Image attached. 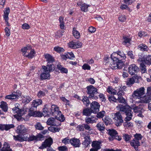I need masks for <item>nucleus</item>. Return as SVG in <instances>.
<instances>
[{"label":"nucleus","instance_id":"45","mask_svg":"<svg viewBox=\"0 0 151 151\" xmlns=\"http://www.w3.org/2000/svg\"><path fill=\"white\" fill-rule=\"evenodd\" d=\"M140 69L142 73H145L147 71L146 66L143 63H141L140 64Z\"/></svg>","mask_w":151,"mask_h":151},{"label":"nucleus","instance_id":"62","mask_svg":"<svg viewBox=\"0 0 151 151\" xmlns=\"http://www.w3.org/2000/svg\"><path fill=\"white\" fill-rule=\"evenodd\" d=\"M104 63L106 65H108L109 64V63L108 62L109 60V58L107 56H106L104 57Z\"/></svg>","mask_w":151,"mask_h":151},{"label":"nucleus","instance_id":"58","mask_svg":"<svg viewBox=\"0 0 151 151\" xmlns=\"http://www.w3.org/2000/svg\"><path fill=\"white\" fill-rule=\"evenodd\" d=\"M138 35L140 37H142L145 36L147 35V34L144 31H140L138 34Z\"/></svg>","mask_w":151,"mask_h":151},{"label":"nucleus","instance_id":"59","mask_svg":"<svg viewBox=\"0 0 151 151\" xmlns=\"http://www.w3.org/2000/svg\"><path fill=\"white\" fill-rule=\"evenodd\" d=\"M77 130L80 131H83L84 130V125H78L76 127Z\"/></svg>","mask_w":151,"mask_h":151},{"label":"nucleus","instance_id":"53","mask_svg":"<svg viewBox=\"0 0 151 151\" xmlns=\"http://www.w3.org/2000/svg\"><path fill=\"white\" fill-rule=\"evenodd\" d=\"M71 139H70L68 137H66L62 140V142L65 145L70 143Z\"/></svg>","mask_w":151,"mask_h":151},{"label":"nucleus","instance_id":"33","mask_svg":"<svg viewBox=\"0 0 151 151\" xmlns=\"http://www.w3.org/2000/svg\"><path fill=\"white\" fill-rule=\"evenodd\" d=\"M56 119L61 122H63L65 119L64 116L62 114L61 112H59L58 114H56Z\"/></svg>","mask_w":151,"mask_h":151},{"label":"nucleus","instance_id":"51","mask_svg":"<svg viewBox=\"0 0 151 151\" xmlns=\"http://www.w3.org/2000/svg\"><path fill=\"white\" fill-rule=\"evenodd\" d=\"M82 68L84 70H89L91 69V67L87 63H84L82 66Z\"/></svg>","mask_w":151,"mask_h":151},{"label":"nucleus","instance_id":"25","mask_svg":"<svg viewBox=\"0 0 151 151\" xmlns=\"http://www.w3.org/2000/svg\"><path fill=\"white\" fill-rule=\"evenodd\" d=\"M0 151H13L10 148L9 145L6 142H5L3 144V147L0 150Z\"/></svg>","mask_w":151,"mask_h":151},{"label":"nucleus","instance_id":"35","mask_svg":"<svg viewBox=\"0 0 151 151\" xmlns=\"http://www.w3.org/2000/svg\"><path fill=\"white\" fill-rule=\"evenodd\" d=\"M35 54V52L33 50H30V52L28 53V54L26 55V57L28 58L31 59L34 56V55Z\"/></svg>","mask_w":151,"mask_h":151},{"label":"nucleus","instance_id":"15","mask_svg":"<svg viewBox=\"0 0 151 151\" xmlns=\"http://www.w3.org/2000/svg\"><path fill=\"white\" fill-rule=\"evenodd\" d=\"M139 68L135 64H132L129 66L128 68V72L131 75H133L137 73Z\"/></svg>","mask_w":151,"mask_h":151},{"label":"nucleus","instance_id":"34","mask_svg":"<svg viewBox=\"0 0 151 151\" xmlns=\"http://www.w3.org/2000/svg\"><path fill=\"white\" fill-rule=\"evenodd\" d=\"M73 34L75 38L78 39L80 37V34L75 28H73Z\"/></svg>","mask_w":151,"mask_h":151},{"label":"nucleus","instance_id":"21","mask_svg":"<svg viewBox=\"0 0 151 151\" xmlns=\"http://www.w3.org/2000/svg\"><path fill=\"white\" fill-rule=\"evenodd\" d=\"M151 100V97L147 95L145 96L144 97L142 96V98L140 99L138 101H136V102L138 103H148Z\"/></svg>","mask_w":151,"mask_h":151},{"label":"nucleus","instance_id":"23","mask_svg":"<svg viewBox=\"0 0 151 151\" xmlns=\"http://www.w3.org/2000/svg\"><path fill=\"white\" fill-rule=\"evenodd\" d=\"M134 111L135 113H139L137 114V116L139 117H142L143 116L142 115V112L144 111V110L138 106H136L133 108Z\"/></svg>","mask_w":151,"mask_h":151},{"label":"nucleus","instance_id":"57","mask_svg":"<svg viewBox=\"0 0 151 151\" xmlns=\"http://www.w3.org/2000/svg\"><path fill=\"white\" fill-rule=\"evenodd\" d=\"M124 126L127 127H132L133 126V124L131 122H126L124 124Z\"/></svg>","mask_w":151,"mask_h":151},{"label":"nucleus","instance_id":"42","mask_svg":"<svg viewBox=\"0 0 151 151\" xmlns=\"http://www.w3.org/2000/svg\"><path fill=\"white\" fill-rule=\"evenodd\" d=\"M13 137L15 140H18L20 141H22L24 140V138L20 135H19L17 136H14Z\"/></svg>","mask_w":151,"mask_h":151},{"label":"nucleus","instance_id":"44","mask_svg":"<svg viewBox=\"0 0 151 151\" xmlns=\"http://www.w3.org/2000/svg\"><path fill=\"white\" fill-rule=\"evenodd\" d=\"M32 100V98L29 96L24 97L23 98L22 101L23 102L27 104L29 103Z\"/></svg>","mask_w":151,"mask_h":151},{"label":"nucleus","instance_id":"39","mask_svg":"<svg viewBox=\"0 0 151 151\" xmlns=\"http://www.w3.org/2000/svg\"><path fill=\"white\" fill-rule=\"evenodd\" d=\"M35 127L36 129L40 130H42L44 129V127L42 126L41 123L39 122L36 123L35 125Z\"/></svg>","mask_w":151,"mask_h":151},{"label":"nucleus","instance_id":"5","mask_svg":"<svg viewBox=\"0 0 151 151\" xmlns=\"http://www.w3.org/2000/svg\"><path fill=\"white\" fill-rule=\"evenodd\" d=\"M145 93V89L144 87L141 88L137 89L133 92L132 96V99H140L142 98V96Z\"/></svg>","mask_w":151,"mask_h":151},{"label":"nucleus","instance_id":"27","mask_svg":"<svg viewBox=\"0 0 151 151\" xmlns=\"http://www.w3.org/2000/svg\"><path fill=\"white\" fill-rule=\"evenodd\" d=\"M56 119L52 117H51L48 119L46 122L47 125H49L57 126L56 122Z\"/></svg>","mask_w":151,"mask_h":151},{"label":"nucleus","instance_id":"56","mask_svg":"<svg viewBox=\"0 0 151 151\" xmlns=\"http://www.w3.org/2000/svg\"><path fill=\"white\" fill-rule=\"evenodd\" d=\"M126 19V17L124 15H122L119 17V21L123 22H124Z\"/></svg>","mask_w":151,"mask_h":151},{"label":"nucleus","instance_id":"24","mask_svg":"<svg viewBox=\"0 0 151 151\" xmlns=\"http://www.w3.org/2000/svg\"><path fill=\"white\" fill-rule=\"evenodd\" d=\"M42 103V101L41 99H36L33 101L32 106L33 107H34L35 108V109H36L37 107L41 105Z\"/></svg>","mask_w":151,"mask_h":151},{"label":"nucleus","instance_id":"20","mask_svg":"<svg viewBox=\"0 0 151 151\" xmlns=\"http://www.w3.org/2000/svg\"><path fill=\"white\" fill-rule=\"evenodd\" d=\"M70 143L74 147H79L81 145L80 140L75 138L71 139Z\"/></svg>","mask_w":151,"mask_h":151},{"label":"nucleus","instance_id":"55","mask_svg":"<svg viewBox=\"0 0 151 151\" xmlns=\"http://www.w3.org/2000/svg\"><path fill=\"white\" fill-rule=\"evenodd\" d=\"M75 42L72 41L68 43V46L69 47L73 49H75Z\"/></svg>","mask_w":151,"mask_h":151},{"label":"nucleus","instance_id":"28","mask_svg":"<svg viewBox=\"0 0 151 151\" xmlns=\"http://www.w3.org/2000/svg\"><path fill=\"white\" fill-rule=\"evenodd\" d=\"M123 44L127 46L129 45L130 44V42L131 41V39L128 37H123Z\"/></svg>","mask_w":151,"mask_h":151},{"label":"nucleus","instance_id":"14","mask_svg":"<svg viewBox=\"0 0 151 151\" xmlns=\"http://www.w3.org/2000/svg\"><path fill=\"white\" fill-rule=\"evenodd\" d=\"M112 60V62L110 63L109 64L110 67L113 69H116L117 68L121 69L122 68V66L123 65V63H121L119 62L116 61L114 62L113 60Z\"/></svg>","mask_w":151,"mask_h":151},{"label":"nucleus","instance_id":"41","mask_svg":"<svg viewBox=\"0 0 151 151\" xmlns=\"http://www.w3.org/2000/svg\"><path fill=\"white\" fill-rule=\"evenodd\" d=\"M89 6V5L85 4H83L81 7V10L82 11L86 12L88 10V7Z\"/></svg>","mask_w":151,"mask_h":151},{"label":"nucleus","instance_id":"13","mask_svg":"<svg viewBox=\"0 0 151 151\" xmlns=\"http://www.w3.org/2000/svg\"><path fill=\"white\" fill-rule=\"evenodd\" d=\"M20 92L19 90H17L16 92L14 91L10 95H7L5 98L6 99H15L19 97L20 95Z\"/></svg>","mask_w":151,"mask_h":151},{"label":"nucleus","instance_id":"29","mask_svg":"<svg viewBox=\"0 0 151 151\" xmlns=\"http://www.w3.org/2000/svg\"><path fill=\"white\" fill-rule=\"evenodd\" d=\"M45 59L48 63H52L54 61V59L51 55L49 54H46L44 55Z\"/></svg>","mask_w":151,"mask_h":151},{"label":"nucleus","instance_id":"4","mask_svg":"<svg viewBox=\"0 0 151 151\" xmlns=\"http://www.w3.org/2000/svg\"><path fill=\"white\" fill-rule=\"evenodd\" d=\"M134 138L131 140L130 142L131 145L136 150L137 149L138 147L140 145V140L142 137L140 134L136 133L134 135Z\"/></svg>","mask_w":151,"mask_h":151},{"label":"nucleus","instance_id":"10","mask_svg":"<svg viewBox=\"0 0 151 151\" xmlns=\"http://www.w3.org/2000/svg\"><path fill=\"white\" fill-rule=\"evenodd\" d=\"M141 78V77L139 76L135 75L131 78H128L127 82V85L131 86L134 83H138L139 80Z\"/></svg>","mask_w":151,"mask_h":151},{"label":"nucleus","instance_id":"60","mask_svg":"<svg viewBox=\"0 0 151 151\" xmlns=\"http://www.w3.org/2000/svg\"><path fill=\"white\" fill-rule=\"evenodd\" d=\"M104 122L105 124L107 125L110 123L111 120L108 117H106L104 119Z\"/></svg>","mask_w":151,"mask_h":151},{"label":"nucleus","instance_id":"40","mask_svg":"<svg viewBox=\"0 0 151 151\" xmlns=\"http://www.w3.org/2000/svg\"><path fill=\"white\" fill-rule=\"evenodd\" d=\"M82 101L83 103L86 105V106H87L89 104V101L88 99V98L87 97L84 96L83 97Z\"/></svg>","mask_w":151,"mask_h":151},{"label":"nucleus","instance_id":"54","mask_svg":"<svg viewBox=\"0 0 151 151\" xmlns=\"http://www.w3.org/2000/svg\"><path fill=\"white\" fill-rule=\"evenodd\" d=\"M108 99L110 102L111 103L115 102L116 101V99L112 96H108Z\"/></svg>","mask_w":151,"mask_h":151},{"label":"nucleus","instance_id":"3","mask_svg":"<svg viewBox=\"0 0 151 151\" xmlns=\"http://www.w3.org/2000/svg\"><path fill=\"white\" fill-rule=\"evenodd\" d=\"M111 57L114 62L116 61L117 62L119 61L121 63H123L122 60L126 58L125 54L123 52L120 51L113 52L111 55Z\"/></svg>","mask_w":151,"mask_h":151},{"label":"nucleus","instance_id":"7","mask_svg":"<svg viewBox=\"0 0 151 151\" xmlns=\"http://www.w3.org/2000/svg\"><path fill=\"white\" fill-rule=\"evenodd\" d=\"M112 116L116 126H120L122 125L123 120L122 116L120 112L113 113L112 114Z\"/></svg>","mask_w":151,"mask_h":151},{"label":"nucleus","instance_id":"32","mask_svg":"<svg viewBox=\"0 0 151 151\" xmlns=\"http://www.w3.org/2000/svg\"><path fill=\"white\" fill-rule=\"evenodd\" d=\"M138 48L142 51H147L148 48L146 45L142 43L139 45Z\"/></svg>","mask_w":151,"mask_h":151},{"label":"nucleus","instance_id":"47","mask_svg":"<svg viewBox=\"0 0 151 151\" xmlns=\"http://www.w3.org/2000/svg\"><path fill=\"white\" fill-rule=\"evenodd\" d=\"M105 114V112L104 111H102L97 113L96 116L98 118H102Z\"/></svg>","mask_w":151,"mask_h":151},{"label":"nucleus","instance_id":"50","mask_svg":"<svg viewBox=\"0 0 151 151\" xmlns=\"http://www.w3.org/2000/svg\"><path fill=\"white\" fill-rule=\"evenodd\" d=\"M82 45L81 42L78 41L75 42V49L81 47Z\"/></svg>","mask_w":151,"mask_h":151},{"label":"nucleus","instance_id":"36","mask_svg":"<svg viewBox=\"0 0 151 151\" xmlns=\"http://www.w3.org/2000/svg\"><path fill=\"white\" fill-rule=\"evenodd\" d=\"M106 91L109 93L110 94H114L116 93V91L111 86H109L107 87Z\"/></svg>","mask_w":151,"mask_h":151},{"label":"nucleus","instance_id":"38","mask_svg":"<svg viewBox=\"0 0 151 151\" xmlns=\"http://www.w3.org/2000/svg\"><path fill=\"white\" fill-rule=\"evenodd\" d=\"M92 113V112H91L90 109H85L83 110V114L84 115L89 116Z\"/></svg>","mask_w":151,"mask_h":151},{"label":"nucleus","instance_id":"11","mask_svg":"<svg viewBox=\"0 0 151 151\" xmlns=\"http://www.w3.org/2000/svg\"><path fill=\"white\" fill-rule=\"evenodd\" d=\"M100 105L96 101L93 102L91 104L90 110L92 113L96 114L99 111Z\"/></svg>","mask_w":151,"mask_h":151},{"label":"nucleus","instance_id":"43","mask_svg":"<svg viewBox=\"0 0 151 151\" xmlns=\"http://www.w3.org/2000/svg\"><path fill=\"white\" fill-rule=\"evenodd\" d=\"M40 138L39 137V135L36 136H34V135H31L29 137H28V140L29 141H32L34 140H37L38 139V138Z\"/></svg>","mask_w":151,"mask_h":151},{"label":"nucleus","instance_id":"8","mask_svg":"<svg viewBox=\"0 0 151 151\" xmlns=\"http://www.w3.org/2000/svg\"><path fill=\"white\" fill-rule=\"evenodd\" d=\"M19 104H15V107L12 109V112L13 113L15 114L14 115V117H16L17 116H21L23 114H25V112L24 110L20 109L18 107Z\"/></svg>","mask_w":151,"mask_h":151},{"label":"nucleus","instance_id":"19","mask_svg":"<svg viewBox=\"0 0 151 151\" xmlns=\"http://www.w3.org/2000/svg\"><path fill=\"white\" fill-rule=\"evenodd\" d=\"M29 110L28 114L30 116H33L35 117H41L42 116V114L40 112L32 111V109Z\"/></svg>","mask_w":151,"mask_h":151},{"label":"nucleus","instance_id":"26","mask_svg":"<svg viewBox=\"0 0 151 151\" xmlns=\"http://www.w3.org/2000/svg\"><path fill=\"white\" fill-rule=\"evenodd\" d=\"M85 120L86 123L87 124H89L96 122L97 119L94 117L92 116L91 117L86 118Z\"/></svg>","mask_w":151,"mask_h":151},{"label":"nucleus","instance_id":"17","mask_svg":"<svg viewBox=\"0 0 151 151\" xmlns=\"http://www.w3.org/2000/svg\"><path fill=\"white\" fill-rule=\"evenodd\" d=\"M82 136L84 139V140L82 144L85 147H88L89 145L91 142V140L90 138V135L88 134H86L85 133L82 134Z\"/></svg>","mask_w":151,"mask_h":151},{"label":"nucleus","instance_id":"52","mask_svg":"<svg viewBox=\"0 0 151 151\" xmlns=\"http://www.w3.org/2000/svg\"><path fill=\"white\" fill-rule=\"evenodd\" d=\"M66 56L68 58H69L72 60L73 59L74 57V55L72 52L66 53Z\"/></svg>","mask_w":151,"mask_h":151},{"label":"nucleus","instance_id":"1","mask_svg":"<svg viewBox=\"0 0 151 151\" xmlns=\"http://www.w3.org/2000/svg\"><path fill=\"white\" fill-rule=\"evenodd\" d=\"M117 108L119 109L120 111L124 112L127 116L125 119L126 122L130 121L132 119V113L131 109L132 108L128 105L123 106L122 104H119L117 106Z\"/></svg>","mask_w":151,"mask_h":151},{"label":"nucleus","instance_id":"46","mask_svg":"<svg viewBox=\"0 0 151 151\" xmlns=\"http://www.w3.org/2000/svg\"><path fill=\"white\" fill-rule=\"evenodd\" d=\"M54 50L59 53L63 52L64 51V50L63 48L58 46L55 47L54 48Z\"/></svg>","mask_w":151,"mask_h":151},{"label":"nucleus","instance_id":"12","mask_svg":"<svg viewBox=\"0 0 151 151\" xmlns=\"http://www.w3.org/2000/svg\"><path fill=\"white\" fill-rule=\"evenodd\" d=\"M29 129L23 125L18 126L16 130V132L17 133L22 134H26L29 132Z\"/></svg>","mask_w":151,"mask_h":151},{"label":"nucleus","instance_id":"63","mask_svg":"<svg viewBox=\"0 0 151 151\" xmlns=\"http://www.w3.org/2000/svg\"><path fill=\"white\" fill-rule=\"evenodd\" d=\"M118 101L121 103H124L125 102V99L122 96H118Z\"/></svg>","mask_w":151,"mask_h":151},{"label":"nucleus","instance_id":"64","mask_svg":"<svg viewBox=\"0 0 151 151\" xmlns=\"http://www.w3.org/2000/svg\"><path fill=\"white\" fill-rule=\"evenodd\" d=\"M58 149L60 151H67L68 148L66 146H62L58 147Z\"/></svg>","mask_w":151,"mask_h":151},{"label":"nucleus","instance_id":"48","mask_svg":"<svg viewBox=\"0 0 151 151\" xmlns=\"http://www.w3.org/2000/svg\"><path fill=\"white\" fill-rule=\"evenodd\" d=\"M123 137L126 142H129L131 139V136L127 134H123Z\"/></svg>","mask_w":151,"mask_h":151},{"label":"nucleus","instance_id":"9","mask_svg":"<svg viewBox=\"0 0 151 151\" xmlns=\"http://www.w3.org/2000/svg\"><path fill=\"white\" fill-rule=\"evenodd\" d=\"M108 134L111 136L109 138L110 140H112L114 139H115L118 140H120L121 139V137L118 135L117 132L115 130L109 129Z\"/></svg>","mask_w":151,"mask_h":151},{"label":"nucleus","instance_id":"37","mask_svg":"<svg viewBox=\"0 0 151 151\" xmlns=\"http://www.w3.org/2000/svg\"><path fill=\"white\" fill-rule=\"evenodd\" d=\"M97 128L100 131H104L105 129L103 123L99 122L96 125Z\"/></svg>","mask_w":151,"mask_h":151},{"label":"nucleus","instance_id":"31","mask_svg":"<svg viewBox=\"0 0 151 151\" xmlns=\"http://www.w3.org/2000/svg\"><path fill=\"white\" fill-rule=\"evenodd\" d=\"M0 107L4 112H6L7 111V104L6 102L4 101L1 102L0 105Z\"/></svg>","mask_w":151,"mask_h":151},{"label":"nucleus","instance_id":"61","mask_svg":"<svg viewBox=\"0 0 151 151\" xmlns=\"http://www.w3.org/2000/svg\"><path fill=\"white\" fill-rule=\"evenodd\" d=\"M60 99L62 101L65 103L66 105H69V101L66 99L64 97H61Z\"/></svg>","mask_w":151,"mask_h":151},{"label":"nucleus","instance_id":"16","mask_svg":"<svg viewBox=\"0 0 151 151\" xmlns=\"http://www.w3.org/2000/svg\"><path fill=\"white\" fill-rule=\"evenodd\" d=\"M52 142V140L51 138H49L47 139L42 144V146L39 147V149H43L46 148L47 147H50Z\"/></svg>","mask_w":151,"mask_h":151},{"label":"nucleus","instance_id":"18","mask_svg":"<svg viewBox=\"0 0 151 151\" xmlns=\"http://www.w3.org/2000/svg\"><path fill=\"white\" fill-rule=\"evenodd\" d=\"M138 60L142 63H145L146 64L150 65L151 64V55H148L147 57L145 56L139 58Z\"/></svg>","mask_w":151,"mask_h":151},{"label":"nucleus","instance_id":"22","mask_svg":"<svg viewBox=\"0 0 151 151\" xmlns=\"http://www.w3.org/2000/svg\"><path fill=\"white\" fill-rule=\"evenodd\" d=\"M31 49L32 47L29 45H28L26 47H24L22 48L21 49V51L22 52L23 55L26 57V55L28 54Z\"/></svg>","mask_w":151,"mask_h":151},{"label":"nucleus","instance_id":"30","mask_svg":"<svg viewBox=\"0 0 151 151\" xmlns=\"http://www.w3.org/2000/svg\"><path fill=\"white\" fill-rule=\"evenodd\" d=\"M101 142L97 141H94L92 142V146L93 148L99 150L101 148Z\"/></svg>","mask_w":151,"mask_h":151},{"label":"nucleus","instance_id":"2","mask_svg":"<svg viewBox=\"0 0 151 151\" xmlns=\"http://www.w3.org/2000/svg\"><path fill=\"white\" fill-rule=\"evenodd\" d=\"M54 66L53 65L48 64L46 66H43V72L41 74L40 77L42 80L47 79L50 77L49 73L52 71Z\"/></svg>","mask_w":151,"mask_h":151},{"label":"nucleus","instance_id":"6","mask_svg":"<svg viewBox=\"0 0 151 151\" xmlns=\"http://www.w3.org/2000/svg\"><path fill=\"white\" fill-rule=\"evenodd\" d=\"M87 93L89 95L88 97L92 99H96L97 98L95 95L97 93V89L92 85L88 86L86 87Z\"/></svg>","mask_w":151,"mask_h":151},{"label":"nucleus","instance_id":"49","mask_svg":"<svg viewBox=\"0 0 151 151\" xmlns=\"http://www.w3.org/2000/svg\"><path fill=\"white\" fill-rule=\"evenodd\" d=\"M84 129H85L86 130H88V133L91 134L92 133V131L91 130H92V129H91L90 127L87 124H83Z\"/></svg>","mask_w":151,"mask_h":151}]
</instances>
